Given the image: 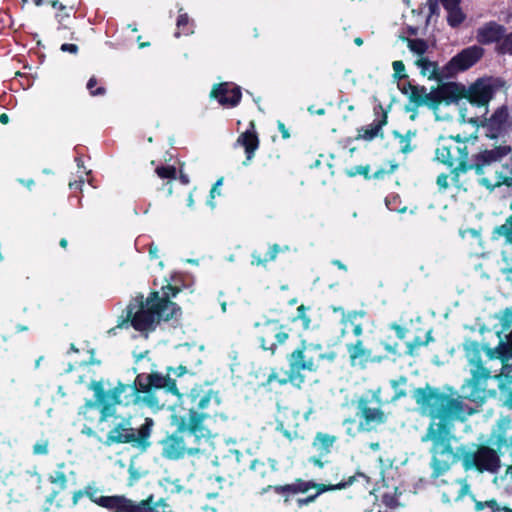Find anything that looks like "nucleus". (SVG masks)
Segmentation results:
<instances>
[{
    "label": "nucleus",
    "mask_w": 512,
    "mask_h": 512,
    "mask_svg": "<svg viewBox=\"0 0 512 512\" xmlns=\"http://www.w3.org/2000/svg\"><path fill=\"white\" fill-rule=\"evenodd\" d=\"M221 402L218 390L201 385L192 387L180 397V403L173 406L171 413V425L175 431L160 441L162 456L178 460L186 452L193 454L198 451L201 440L210 435L208 423L219 415Z\"/></svg>",
    "instance_id": "f257e3e1"
},
{
    "label": "nucleus",
    "mask_w": 512,
    "mask_h": 512,
    "mask_svg": "<svg viewBox=\"0 0 512 512\" xmlns=\"http://www.w3.org/2000/svg\"><path fill=\"white\" fill-rule=\"evenodd\" d=\"M413 398L417 405L430 417V423L422 441H430V454L453 442L455 422L464 419V403L459 396L441 392L426 384L416 388Z\"/></svg>",
    "instance_id": "f03ea898"
},
{
    "label": "nucleus",
    "mask_w": 512,
    "mask_h": 512,
    "mask_svg": "<svg viewBox=\"0 0 512 512\" xmlns=\"http://www.w3.org/2000/svg\"><path fill=\"white\" fill-rule=\"evenodd\" d=\"M459 461L465 472L496 473L501 467L497 451L484 443L461 444L454 448L450 442L431 455V478L443 476Z\"/></svg>",
    "instance_id": "7ed1b4c3"
},
{
    "label": "nucleus",
    "mask_w": 512,
    "mask_h": 512,
    "mask_svg": "<svg viewBox=\"0 0 512 512\" xmlns=\"http://www.w3.org/2000/svg\"><path fill=\"white\" fill-rule=\"evenodd\" d=\"M496 86L492 78H478L466 87L459 82H444L438 85V89L427 99L432 108H439L442 103L450 105L465 99L470 105L482 110L480 115L467 117V109L460 110L464 121L473 125H479L481 118L488 113V104L494 97Z\"/></svg>",
    "instance_id": "20e7f679"
},
{
    "label": "nucleus",
    "mask_w": 512,
    "mask_h": 512,
    "mask_svg": "<svg viewBox=\"0 0 512 512\" xmlns=\"http://www.w3.org/2000/svg\"><path fill=\"white\" fill-rule=\"evenodd\" d=\"M84 496L109 512H159L158 508L166 505L163 498L155 500L152 494L140 501H135L123 494L100 495L99 488L94 483H90L84 489L75 490L72 493V506L78 505Z\"/></svg>",
    "instance_id": "39448f33"
},
{
    "label": "nucleus",
    "mask_w": 512,
    "mask_h": 512,
    "mask_svg": "<svg viewBox=\"0 0 512 512\" xmlns=\"http://www.w3.org/2000/svg\"><path fill=\"white\" fill-rule=\"evenodd\" d=\"M361 478L368 485L371 484L370 478L362 473L356 472L354 475L349 476L346 480H343L337 484H324L316 483L313 480H304L302 478H296L292 483L285 485H267L263 487L258 494L264 495L269 491H273L275 494L281 496L285 504L290 502V497L296 494H305L311 489H315L314 494H310L306 497H299L296 499V505L298 508H303L315 502L319 495L328 491L343 490L351 486L355 481Z\"/></svg>",
    "instance_id": "423d86ee"
},
{
    "label": "nucleus",
    "mask_w": 512,
    "mask_h": 512,
    "mask_svg": "<svg viewBox=\"0 0 512 512\" xmlns=\"http://www.w3.org/2000/svg\"><path fill=\"white\" fill-rule=\"evenodd\" d=\"M336 357L337 354L334 351L325 352L322 344L302 340L300 345L287 355L289 364L288 376L285 379L279 380V384L285 385L288 382H297L300 385L304 382V376L301 374V371L316 372L322 361L326 360L332 363Z\"/></svg>",
    "instance_id": "0eeeda50"
},
{
    "label": "nucleus",
    "mask_w": 512,
    "mask_h": 512,
    "mask_svg": "<svg viewBox=\"0 0 512 512\" xmlns=\"http://www.w3.org/2000/svg\"><path fill=\"white\" fill-rule=\"evenodd\" d=\"M113 427L108 431L104 444L106 446L130 444L132 447L145 452L151 446L150 437L154 421L152 418H145L144 422L137 428L133 427L132 417L112 416Z\"/></svg>",
    "instance_id": "6e6552de"
},
{
    "label": "nucleus",
    "mask_w": 512,
    "mask_h": 512,
    "mask_svg": "<svg viewBox=\"0 0 512 512\" xmlns=\"http://www.w3.org/2000/svg\"><path fill=\"white\" fill-rule=\"evenodd\" d=\"M163 389L167 393L178 397L180 403L181 394L176 384V379L172 378L169 373L162 375L159 372H152L150 374L141 373L135 378L132 385L128 384V393L125 394V404L136 402L139 399V394L143 393V401L149 406L154 407L158 405L157 397L153 394L155 390Z\"/></svg>",
    "instance_id": "1a4fd4ad"
},
{
    "label": "nucleus",
    "mask_w": 512,
    "mask_h": 512,
    "mask_svg": "<svg viewBox=\"0 0 512 512\" xmlns=\"http://www.w3.org/2000/svg\"><path fill=\"white\" fill-rule=\"evenodd\" d=\"M512 155V149L508 145H500L496 146L493 149H485L478 154L473 156L472 162L462 161L458 168H454L451 170V180L452 184L456 188H460L462 183L460 181V175L462 173H466L470 170H474L477 175H483L486 172V169L495 165L496 163H501V167L503 164L510 161V157ZM502 170H496V182L494 186L499 187L497 182L499 180V172Z\"/></svg>",
    "instance_id": "9d476101"
},
{
    "label": "nucleus",
    "mask_w": 512,
    "mask_h": 512,
    "mask_svg": "<svg viewBox=\"0 0 512 512\" xmlns=\"http://www.w3.org/2000/svg\"><path fill=\"white\" fill-rule=\"evenodd\" d=\"M139 302L138 310L136 311L137 305L130 303L124 313L130 308L132 309V315L129 317V323L131 326L139 332L153 331L156 325L161 321H169L170 317L165 313V308L172 307L173 305L167 304V301H163V304H158L157 291H151L146 301L142 300Z\"/></svg>",
    "instance_id": "9b49d317"
},
{
    "label": "nucleus",
    "mask_w": 512,
    "mask_h": 512,
    "mask_svg": "<svg viewBox=\"0 0 512 512\" xmlns=\"http://www.w3.org/2000/svg\"><path fill=\"white\" fill-rule=\"evenodd\" d=\"M356 409V417L359 419V427L370 431L387 421V415L382 409L383 400L381 388L370 389L352 402Z\"/></svg>",
    "instance_id": "f8f14e48"
},
{
    "label": "nucleus",
    "mask_w": 512,
    "mask_h": 512,
    "mask_svg": "<svg viewBox=\"0 0 512 512\" xmlns=\"http://www.w3.org/2000/svg\"><path fill=\"white\" fill-rule=\"evenodd\" d=\"M435 159L451 168V170L458 168L463 160L469 161L467 142L460 135L440 136L435 151Z\"/></svg>",
    "instance_id": "ddd939ff"
},
{
    "label": "nucleus",
    "mask_w": 512,
    "mask_h": 512,
    "mask_svg": "<svg viewBox=\"0 0 512 512\" xmlns=\"http://www.w3.org/2000/svg\"><path fill=\"white\" fill-rule=\"evenodd\" d=\"M88 388L94 392L92 401L101 404V419L112 418L116 414V406L125 402L122 395L128 393V384L119 382L114 388L106 391L102 381L93 380Z\"/></svg>",
    "instance_id": "4468645a"
},
{
    "label": "nucleus",
    "mask_w": 512,
    "mask_h": 512,
    "mask_svg": "<svg viewBox=\"0 0 512 512\" xmlns=\"http://www.w3.org/2000/svg\"><path fill=\"white\" fill-rule=\"evenodd\" d=\"M256 327L259 330L258 341L261 349L270 352L271 355L276 353L279 346L286 343L292 331L278 319H268L263 323H257Z\"/></svg>",
    "instance_id": "2eb2a0df"
},
{
    "label": "nucleus",
    "mask_w": 512,
    "mask_h": 512,
    "mask_svg": "<svg viewBox=\"0 0 512 512\" xmlns=\"http://www.w3.org/2000/svg\"><path fill=\"white\" fill-rule=\"evenodd\" d=\"M483 54V48L477 45L463 49L445 65L446 75L452 77L458 72L471 68L483 57Z\"/></svg>",
    "instance_id": "dca6fc26"
},
{
    "label": "nucleus",
    "mask_w": 512,
    "mask_h": 512,
    "mask_svg": "<svg viewBox=\"0 0 512 512\" xmlns=\"http://www.w3.org/2000/svg\"><path fill=\"white\" fill-rule=\"evenodd\" d=\"M209 97L224 108H234L241 102L242 90L233 82H221L212 86Z\"/></svg>",
    "instance_id": "f3484780"
},
{
    "label": "nucleus",
    "mask_w": 512,
    "mask_h": 512,
    "mask_svg": "<svg viewBox=\"0 0 512 512\" xmlns=\"http://www.w3.org/2000/svg\"><path fill=\"white\" fill-rule=\"evenodd\" d=\"M482 122L479 123L487 127V136L491 139H496L499 136L506 134L512 126L508 107L503 105L498 107L490 118L483 116Z\"/></svg>",
    "instance_id": "a211bd4d"
},
{
    "label": "nucleus",
    "mask_w": 512,
    "mask_h": 512,
    "mask_svg": "<svg viewBox=\"0 0 512 512\" xmlns=\"http://www.w3.org/2000/svg\"><path fill=\"white\" fill-rule=\"evenodd\" d=\"M66 467L65 462H61L57 465V469L48 475V481L57 487V489H52L51 492L46 496L44 504H43V512H49L51 506L54 502H56L57 507H61L60 502L57 500V497L61 490H65L68 486V476L64 471Z\"/></svg>",
    "instance_id": "6ab92c4d"
},
{
    "label": "nucleus",
    "mask_w": 512,
    "mask_h": 512,
    "mask_svg": "<svg viewBox=\"0 0 512 512\" xmlns=\"http://www.w3.org/2000/svg\"><path fill=\"white\" fill-rule=\"evenodd\" d=\"M437 89L438 86L432 87L431 91L428 93L427 88L425 86L413 85L411 82H408L407 84L403 85V87L400 88V90L404 95H408L409 102L413 105V107L406 106V111H416L417 108L421 106H426L430 110L437 111L439 108H432L431 105L429 104V100L427 99Z\"/></svg>",
    "instance_id": "aec40b11"
},
{
    "label": "nucleus",
    "mask_w": 512,
    "mask_h": 512,
    "mask_svg": "<svg viewBox=\"0 0 512 512\" xmlns=\"http://www.w3.org/2000/svg\"><path fill=\"white\" fill-rule=\"evenodd\" d=\"M378 107L380 116L374 119L370 125L358 128L356 140L372 141L376 137L384 138L383 127L388 123V112L381 104Z\"/></svg>",
    "instance_id": "412c9836"
},
{
    "label": "nucleus",
    "mask_w": 512,
    "mask_h": 512,
    "mask_svg": "<svg viewBox=\"0 0 512 512\" xmlns=\"http://www.w3.org/2000/svg\"><path fill=\"white\" fill-rule=\"evenodd\" d=\"M506 31L507 28L504 25L499 24L496 21H489L477 29L476 39L481 45H490L494 43L495 46H497L499 45L501 38H503V33Z\"/></svg>",
    "instance_id": "4be33fe9"
},
{
    "label": "nucleus",
    "mask_w": 512,
    "mask_h": 512,
    "mask_svg": "<svg viewBox=\"0 0 512 512\" xmlns=\"http://www.w3.org/2000/svg\"><path fill=\"white\" fill-rule=\"evenodd\" d=\"M255 129V122L250 121L248 129L241 133L236 141V143L245 150L246 159L243 162L244 165H248L251 162L259 148L260 140Z\"/></svg>",
    "instance_id": "5701e85b"
},
{
    "label": "nucleus",
    "mask_w": 512,
    "mask_h": 512,
    "mask_svg": "<svg viewBox=\"0 0 512 512\" xmlns=\"http://www.w3.org/2000/svg\"><path fill=\"white\" fill-rule=\"evenodd\" d=\"M350 365L365 369L370 362L371 350L367 348L363 340L358 339L353 343L346 344Z\"/></svg>",
    "instance_id": "b1692460"
},
{
    "label": "nucleus",
    "mask_w": 512,
    "mask_h": 512,
    "mask_svg": "<svg viewBox=\"0 0 512 512\" xmlns=\"http://www.w3.org/2000/svg\"><path fill=\"white\" fill-rule=\"evenodd\" d=\"M181 288L168 283L167 285L162 287V296L159 295L157 291V301L158 304H163V301H167V304L173 305L172 307L165 308V313L170 317V319H177L179 315H181V308L171 300V298H175L180 292Z\"/></svg>",
    "instance_id": "393cba45"
},
{
    "label": "nucleus",
    "mask_w": 512,
    "mask_h": 512,
    "mask_svg": "<svg viewBox=\"0 0 512 512\" xmlns=\"http://www.w3.org/2000/svg\"><path fill=\"white\" fill-rule=\"evenodd\" d=\"M415 65L420 69L422 76L427 77L429 80H436L443 83L442 80L446 77L445 66L442 70L439 69L438 63L429 60L427 57H420L415 61Z\"/></svg>",
    "instance_id": "a878e982"
},
{
    "label": "nucleus",
    "mask_w": 512,
    "mask_h": 512,
    "mask_svg": "<svg viewBox=\"0 0 512 512\" xmlns=\"http://www.w3.org/2000/svg\"><path fill=\"white\" fill-rule=\"evenodd\" d=\"M79 415H82L84 420L90 424H101L108 419H101V404L92 399L86 400L84 405L80 407Z\"/></svg>",
    "instance_id": "bb28decb"
},
{
    "label": "nucleus",
    "mask_w": 512,
    "mask_h": 512,
    "mask_svg": "<svg viewBox=\"0 0 512 512\" xmlns=\"http://www.w3.org/2000/svg\"><path fill=\"white\" fill-rule=\"evenodd\" d=\"M471 362L475 367L472 370L470 384L474 389H478L484 381L490 378V371L484 366L479 353L474 355Z\"/></svg>",
    "instance_id": "cd10ccee"
},
{
    "label": "nucleus",
    "mask_w": 512,
    "mask_h": 512,
    "mask_svg": "<svg viewBox=\"0 0 512 512\" xmlns=\"http://www.w3.org/2000/svg\"><path fill=\"white\" fill-rule=\"evenodd\" d=\"M280 251L281 247L276 243L269 247L265 257H262L259 252L253 251L251 254V264L254 266L266 267L268 262L274 261L277 258Z\"/></svg>",
    "instance_id": "c85d7f7f"
},
{
    "label": "nucleus",
    "mask_w": 512,
    "mask_h": 512,
    "mask_svg": "<svg viewBox=\"0 0 512 512\" xmlns=\"http://www.w3.org/2000/svg\"><path fill=\"white\" fill-rule=\"evenodd\" d=\"M475 502V512H512V508L508 506H501L494 498L486 501H478L472 495Z\"/></svg>",
    "instance_id": "c756f323"
},
{
    "label": "nucleus",
    "mask_w": 512,
    "mask_h": 512,
    "mask_svg": "<svg viewBox=\"0 0 512 512\" xmlns=\"http://www.w3.org/2000/svg\"><path fill=\"white\" fill-rule=\"evenodd\" d=\"M337 437L323 432H318L314 438L313 445L320 454H328L336 442Z\"/></svg>",
    "instance_id": "7c9ffc66"
},
{
    "label": "nucleus",
    "mask_w": 512,
    "mask_h": 512,
    "mask_svg": "<svg viewBox=\"0 0 512 512\" xmlns=\"http://www.w3.org/2000/svg\"><path fill=\"white\" fill-rule=\"evenodd\" d=\"M455 483L460 485V488L457 490V492L451 496L447 492L442 493V501L444 503H450L452 500L457 502L462 500L467 494L470 492V485L467 482L466 478H459L455 480Z\"/></svg>",
    "instance_id": "2f4dec72"
},
{
    "label": "nucleus",
    "mask_w": 512,
    "mask_h": 512,
    "mask_svg": "<svg viewBox=\"0 0 512 512\" xmlns=\"http://www.w3.org/2000/svg\"><path fill=\"white\" fill-rule=\"evenodd\" d=\"M432 341H434V338L432 337V330H429L426 333L424 340L420 336H416L412 341L407 342L405 353L408 356L414 357L417 355V350L420 347L427 346Z\"/></svg>",
    "instance_id": "473e14b6"
},
{
    "label": "nucleus",
    "mask_w": 512,
    "mask_h": 512,
    "mask_svg": "<svg viewBox=\"0 0 512 512\" xmlns=\"http://www.w3.org/2000/svg\"><path fill=\"white\" fill-rule=\"evenodd\" d=\"M444 9L448 12L447 22L452 28H457L464 22L466 16L460 8V4H451L444 7Z\"/></svg>",
    "instance_id": "72a5a7b5"
},
{
    "label": "nucleus",
    "mask_w": 512,
    "mask_h": 512,
    "mask_svg": "<svg viewBox=\"0 0 512 512\" xmlns=\"http://www.w3.org/2000/svg\"><path fill=\"white\" fill-rule=\"evenodd\" d=\"M502 236L505 237L507 243H512V215L506 219L504 224L493 229L492 239L497 240Z\"/></svg>",
    "instance_id": "f704fd0d"
},
{
    "label": "nucleus",
    "mask_w": 512,
    "mask_h": 512,
    "mask_svg": "<svg viewBox=\"0 0 512 512\" xmlns=\"http://www.w3.org/2000/svg\"><path fill=\"white\" fill-rule=\"evenodd\" d=\"M250 468L255 477L258 478H267L274 472V466H269L265 462L258 459L252 461Z\"/></svg>",
    "instance_id": "c9c22d12"
},
{
    "label": "nucleus",
    "mask_w": 512,
    "mask_h": 512,
    "mask_svg": "<svg viewBox=\"0 0 512 512\" xmlns=\"http://www.w3.org/2000/svg\"><path fill=\"white\" fill-rule=\"evenodd\" d=\"M310 309V307L305 306L304 304H301L297 307V314L296 316L291 318V322L301 321V325L303 330H309L311 327V318L307 314V311Z\"/></svg>",
    "instance_id": "e433bc0d"
},
{
    "label": "nucleus",
    "mask_w": 512,
    "mask_h": 512,
    "mask_svg": "<svg viewBox=\"0 0 512 512\" xmlns=\"http://www.w3.org/2000/svg\"><path fill=\"white\" fill-rule=\"evenodd\" d=\"M495 52L498 55H512V31L503 33L499 45L495 46Z\"/></svg>",
    "instance_id": "4c0bfd02"
},
{
    "label": "nucleus",
    "mask_w": 512,
    "mask_h": 512,
    "mask_svg": "<svg viewBox=\"0 0 512 512\" xmlns=\"http://www.w3.org/2000/svg\"><path fill=\"white\" fill-rule=\"evenodd\" d=\"M497 185L512 187V154L510 161L503 164L502 170L499 172Z\"/></svg>",
    "instance_id": "58836bf2"
},
{
    "label": "nucleus",
    "mask_w": 512,
    "mask_h": 512,
    "mask_svg": "<svg viewBox=\"0 0 512 512\" xmlns=\"http://www.w3.org/2000/svg\"><path fill=\"white\" fill-rule=\"evenodd\" d=\"M408 47L409 49L418 54L420 57H424L423 55L428 50V44L425 40L416 38V39H409L408 40Z\"/></svg>",
    "instance_id": "ea45409f"
},
{
    "label": "nucleus",
    "mask_w": 512,
    "mask_h": 512,
    "mask_svg": "<svg viewBox=\"0 0 512 512\" xmlns=\"http://www.w3.org/2000/svg\"><path fill=\"white\" fill-rule=\"evenodd\" d=\"M177 28L179 32L176 33V36L178 37L181 33L188 35L192 32L191 30V24L190 19L187 13H180L177 18Z\"/></svg>",
    "instance_id": "a19ab883"
},
{
    "label": "nucleus",
    "mask_w": 512,
    "mask_h": 512,
    "mask_svg": "<svg viewBox=\"0 0 512 512\" xmlns=\"http://www.w3.org/2000/svg\"><path fill=\"white\" fill-rule=\"evenodd\" d=\"M155 172L161 179L175 180L177 177V170L173 165L158 166Z\"/></svg>",
    "instance_id": "79ce46f5"
},
{
    "label": "nucleus",
    "mask_w": 512,
    "mask_h": 512,
    "mask_svg": "<svg viewBox=\"0 0 512 512\" xmlns=\"http://www.w3.org/2000/svg\"><path fill=\"white\" fill-rule=\"evenodd\" d=\"M346 175L348 177H355V176L361 175L364 177V179L370 180L371 179L370 166L369 165H358V166L351 167L350 169L346 170Z\"/></svg>",
    "instance_id": "37998d69"
},
{
    "label": "nucleus",
    "mask_w": 512,
    "mask_h": 512,
    "mask_svg": "<svg viewBox=\"0 0 512 512\" xmlns=\"http://www.w3.org/2000/svg\"><path fill=\"white\" fill-rule=\"evenodd\" d=\"M392 134H393L394 138L399 140V144H400L399 150L401 153L408 154L414 150V147L411 145V141L407 137H405L402 133L395 130L392 132Z\"/></svg>",
    "instance_id": "c03bdc74"
},
{
    "label": "nucleus",
    "mask_w": 512,
    "mask_h": 512,
    "mask_svg": "<svg viewBox=\"0 0 512 512\" xmlns=\"http://www.w3.org/2000/svg\"><path fill=\"white\" fill-rule=\"evenodd\" d=\"M132 315V309L126 311V314H122L119 316L117 320L116 326L110 328L107 333L109 335H116L118 329H122L123 327H128L129 324V317Z\"/></svg>",
    "instance_id": "a18cd8bd"
},
{
    "label": "nucleus",
    "mask_w": 512,
    "mask_h": 512,
    "mask_svg": "<svg viewBox=\"0 0 512 512\" xmlns=\"http://www.w3.org/2000/svg\"><path fill=\"white\" fill-rule=\"evenodd\" d=\"M32 453L34 455L45 456L49 453V440L40 439L32 447Z\"/></svg>",
    "instance_id": "49530a36"
},
{
    "label": "nucleus",
    "mask_w": 512,
    "mask_h": 512,
    "mask_svg": "<svg viewBox=\"0 0 512 512\" xmlns=\"http://www.w3.org/2000/svg\"><path fill=\"white\" fill-rule=\"evenodd\" d=\"M98 81L95 76H92L87 82V89L91 96H102L106 93L105 87H96Z\"/></svg>",
    "instance_id": "de8ad7c7"
},
{
    "label": "nucleus",
    "mask_w": 512,
    "mask_h": 512,
    "mask_svg": "<svg viewBox=\"0 0 512 512\" xmlns=\"http://www.w3.org/2000/svg\"><path fill=\"white\" fill-rule=\"evenodd\" d=\"M392 67L394 70V78L395 79H405L408 78V75L404 73L405 65L401 60H396L392 63Z\"/></svg>",
    "instance_id": "09e8293b"
},
{
    "label": "nucleus",
    "mask_w": 512,
    "mask_h": 512,
    "mask_svg": "<svg viewBox=\"0 0 512 512\" xmlns=\"http://www.w3.org/2000/svg\"><path fill=\"white\" fill-rule=\"evenodd\" d=\"M382 502L385 506L391 508V509H395L397 508L400 503L398 501V498L395 494H388V493H385L383 496H382Z\"/></svg>",
    "instance_id": "8fccbe9b"
},
{
    "label": "nucleus",
    "mask_w": 512,
    "mask_h": 512,
    "mask_svg": "<svg viewBox=\"0 0 512 512\" xmlns=\"http://www.w3.org/2000/svg\"><path fill=\"white\" fill-rule=\"evenodd\" d=\"M389 328L395 332L396 337L398 339L403 340L406 338L408 329L405 326H402L396 322H393L389 325Z\"/></svg>",
    "instance_id": "3c124183"
},
{
    "label": "nucleus",
    "mask_w": 512,
    "mask_h": 512,
    "mask_svg": "<svg viewBox=\"0 0 512 512\" xmlns=\"http://www.w3.org/2000/svg\"><path fill=\"white\" fill-rule=\"evenodd\" d=\"M357 313L356 312H350L347 315V320L353 324V334L356 337H359L363 333V327L361 323H354V319L356 318Z\"/></svg>",
    "instance_id": "603ef678"
},
{
    "label": "nucleus",
    "mask_w": 512,
    "mask_h": 512,
    "mask_svg": "<svg viewBox=\"0 0 512 512\" xmlns=\"http://www.w3.org/2000/svg\"><path fill=\"white\" fill-rule=\"evenodd\" d=\"M398 168V164H391L389 170H385L383 168L378 169L373 174H371V179H384V177L388 174L393 173Z\"/></svg>",
    "instance_id": "864d4df0"
},
{
    "label": "nucleus",
    "mask_w": 512,
    "mask_h": 512,
    "mask_svg": "<svg viewBox=\"0 0 512 512\" xmlns=\"http://www.w3.org/2000/svg\"><path fill=\"white\" fill-rule=\"evenodd\" d=\"M190 512H218V509L208 504H195L191 507Z\"/></svg>",
    "instance_id": "5fc2aeb1"
},
{
    "label": "nucleus",
    "mask_w": 512,
    "mask_h": 512,
    "mask_svg": "<svg viewBox=\"0 0 512 512\" xmlns=\"http://www.w3.org/2000/svg\"><path fill=\"white\" fill-rule=\"evenodd\" d=\"M187 372H188L187 367L182 364L176 368H172V367L167 368V373H169L170 376H171V373H173L176 377H181L184 374H186Z\"/></svg>",
    "instance_id": "6e6d98bb"
},
{
    "label": "nucleus",
    "mask_w": 512,
    "mask_h": 512,
    "mask_svg": "<svg viewBox=\"0 0 512 512\" xmlns=\"http://www.w3.org/2000/svg\"><path fill=\"white\" fill-rule=\"evenodd\" d=\"M436 183L440 189L446 190L449 187L448 174L441 173L437 176Z\"/></svg>",
    "instance_id": "4d7b16f0"
},
{
    "label": "nucleus",
    "mask_w": 512,
    "mask_h": 512,
    "mask_svg": "<svg viewBox=\"0 0 512 512\" xmlns=\"http://www.w3.org/2000/svg\"><path fill=\"white\" fill-rule=\"evenodd\" d=\"M60 50L62 52H68L71 54H77L78 53V46L76 44H70V43H64L61 45Z\"/></svg>",
    "instance_id": "13d9d810"
},
{
    "label": "nucleus",
    "mask_w": 512,
    "mask_h": 512,
    "mask_svg": "<svg viewBox=\"0 0 512 512\" xmlns=\"http://www.w3.org/2000/svg\"><path fill=\"white\" fill-rule=\"evenodd\" d=\"M81 433L83 435H86L87 437H93V438H97L98 440H101V438L98 436L97 432L91 426L84 425L81 430Z\"/></svg>",
    "instance_id": "bf43d9fd"
},
{
    "label": "nucleus",
    "mask_w": 512,
    "mask_h": 512,
    "mask_svg": "<svg viewBox=\"0 0 512 512\" xmlns=\"http://www.w3.org/2000/svg\"><path fill=\"white\" fill-rule=\"evenodd\" d=\"M223 183V177L219 178L215 183L214 185L212 186L211 190H210V197L211 199H214L216 197V195H220V190H219V187L222 185Z\"/></svg>",
    "instance_id": "052dcab7"
},
{
    "label": "nucleus",
    "mask_w": 512,
    "mask_h": 512,
    "mask_svg": "<svg viewBox=\"0 0 512 512\" xmlns=\"http://www.w3.org/2000/svg\"><path fill=\"white\" fill-rule=\"evenodd\" d=\"M427 4H428L430 15H438L439 14L438 0H427Z\"/></svg>",
    "instance_id": "680f3d73"
},
{
    "label": "nucleus",
    "mask_w": 512,
    "mask_h": 512,
    "mask_svg": "<svg viewBox=\"0 0 512 512\" xmlns=\"http://www.w3.org/2000/svg\"><path fill=\"white\" fill-rule=\"evenodd\" d=\"M398 343L395 342L393 344L391 343H383V348L386 352L392 354V355H398Z\"/></svg>",
    "instance_id": "e2e57ef3"
},
{
    "label": "nucleus",
    "mask_w": 512,
    "mask_h": 512,
    "mask_svg": "<svg viewBox=\"0 0 512 512\" xmlns=\"http://www.w3.org/2000/svg\"><path fill=\"white\" fill-rule=\"evenodd\" d=\"M498 446L507 445L510 447V455L512 456V436L507 439L504 435H499L497 439Z\"/></svg>",
    "instance_id": "0e129e2a"
},
{
    "label": "nucleus",
    "mask_w": 512,
    "mask_h": 512,
    "mask_svg": "<svg viewBox=\"0 0 512 512\" xmlns=\"http://www.w3.org/2000/svg\"><path fill=\"white\" fill-rule=\"evenodd\" d=\"M277 127H278V130L280 131L283 139L290 138L289 130L287 129V127L285 126V124L283 122L278 121Z\"/></svg>",
    "instance_id": "69168bd1"
},
{
    "label": "nucleus",
    "mask_w": 512,
    "mask_h": 512,
    "mask_svg": "<svg viewBox=\"0 0 512 512\" xmlns=\"http://www.w3.org/2000/svg\"><path fill=\"white\" fill-rule=\"evenodd\" d=\"M407 381H408L407 377L402 375V376H400V377H399V378H397V379H393V380H391V381H390V385H391V387H392L394 390H396V385H399V386H400V385H406V384H407Z\"/></svg>",
    "instance_id": "338daca9"
},
{
    "label": "nucleus",
    "mask_w": 512,
    "mask_h": 512,
    "mask_svg": "<svg viewBox=\"0 0 512 512\" xmlns=\"http://www.w3.org/2000/svg\"><path fill=\"white\" fill-rule=\"evenodd\" d=\"M84 185V180L82 178H80L79 180H75L73 182H70L69 183V188L71 190H82V187Z\"/></svg>",
    "instance_id": "774afa93"
}]
</instances>
